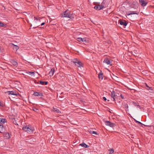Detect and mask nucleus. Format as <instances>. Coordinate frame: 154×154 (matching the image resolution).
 I'll list each match as a JSON object with an SVG mask.
<instances>
[{"label": "nucleus", "mask_w": 154, "mask_h": 154, "mask_svg": "<svg viewBox=\"0 0 154 154\" xmlns=\"http://www.w3.org/2000/svg\"><path fill=\"white\" fill-rule=\"evenodd\" d=\"M60 15L61 17H68L71 19H72L74 17H73L72 14H71V12L68 10H66L63 12Z\"/></svg>", "instance_id": "nucleus-1"}, {"label": "nucleus", "mask_w": 154, "mask_h": 154, "mask_svg": "<svg viewBox=\"0 0 154 154\" xmlns=\"http://www.w3.org/2000/svg\"><path fill=\"white\" fill-rule=\"evenodd\" d=\"M75 64V66L78 67H83L82 64L81 62L77 60L76 59L72 61Z\"/></svg>", "instance_id": "nucleus-2"}, {"label": "nucleus", "mask_w": 154, "mask_h": 154, "mask_svg": "<svg viewBox=\"0 0 154 154\" xmlns=\"http://www.w3.org/2000/svg\"><path fill=\"white\" fill-rule=\"evenodd\" d=\"M112 60L109 59L108 58H106L104 59L103 62L107 65H109L110 66H112Z\"/></svg>", "instance_id": "nucleus-3"}, {"label": "nucleus", "mask_w": 154, "mask_h": 154, "mask_svg": "<svg viewBox=\"0 0 154 154\" xmlns=\"http://www.w3.org/2000/svg\"><path fill=\"white\" fill-rule=\"evenodd\" d=\"M100 3L97 2V10H100L104 7V5L105 4L104 1L102 2L101 5H100Z\"/></svg>", "instance_id": "nucleus-4"}, {"label": "nucleus", "mask_w": 154, "mask_h": 154, "mask_svg": "<svg viewBox=\"0 0 154 154\" xmlns=\"http://www.w3.org/2000/svg\"><path fill=\"white\" fill-rule=\"evenodd\" d=\"M139 3L140 5L143 7H144L148 3V2L147 0H139Z\"/></svg>", "instance_id": "nucleus-5"}, {"label": "nucleus", "mask_w": 154, "mask_h": 154, "mask_svg": "<svg viewBox=\"0 0 154 154\" xmlns=\"http://www.w3.org/2000/svg\"><path fill=\"white\" fill-rule=\"evenodd\" d=\"M6 131L5 126L3 125L0 124V133H4Z\"/></svg>", "instance_id": "nucleus-6"}, {"label": "nucleus", "mask_w": 154, "mask_h": 154, "mask_svg": "<svg viewBox=\"0 0 154 154\" xmlns=\"http://www.w3.org/2000/svg\"><path fill=\"white\" fill-rule=\"evenodd\" d=\"M104 77L102 71L100 70L98 74V78L100 81L102 80Z\"/></svg>", "instance_id": "nucleus-7"}, {"label": "nucleus", "mask_w": 154, "mask_h": 154, "mask_svg": "<svg viewBox=\"0 0 154 154\" xmlns=\"http://www.w3.org/2000/svg\"><path fill=\"white\" fill-rule=\"evenodd\" d=\"M105 123L106 125L109 126L111 127H114L115 126V123L111 122L109 121H106Z\"/></svg>", "instance_id": "nucleus-8"}, {"label": "nucleus", "mask_w": 154, "mask_h": 154, "mask_svg": "<svg viewBox=\"0 0 154 154\" xmlns=\"http://www.w3.org/2000/svg\"><path fill=\"white\" fill-rule=\"evenodd\" d=\"M121 25H123L125 26H126L127 25V21L125 20H119V22Z\"/></svg>", "instance_id": "nucleus-9"}, {"label": "nucleus", "mask_w": 154, "mask_h": 154, "mask_svg": "<svg viewBox=\"0 0 154 154\" xmlns=\"http://www.w3.org/2000/svg\"><path fill=\"white\" fill-rule=\"evenodd\" d=\"M5 94H7L8 95H17V94H16V92L14 91H7L5 92Z\"/></svg>", "instance_id": "nucleus-10"}, {"label": "nucleus", "mask_w": 154, "mask_h": 154, "mask_svg": "<svg viewBox=\"0 0 154 154\" xmlns=\"http://www.w3.org/2000/svg\"><path fill=\"white\" fill-rule=\"evenodd\" d=\"M139 13L137 11H130L129 12H128L127 13V14L128 15H131V14H138Z\"/></svg>", "instance_id": "nucleus-11"}, {"label": "nucleus", "mask_w": 154, "mask_h": 154, "mask_svg": "<svg viewBox=\"0 0 154 154\" xmlns=\"http://www.w3.org/2000/svg\"><path fill=\"white\" fill-rule=\"evenodd\" d=\"M10 63L16 67L17 66L18 63L17 61H15L14 60H11Z\"/></svg>", "instance_id": "nucleus-12"}, {"label": "nucleus", "mask_w": 154, "mask_h": 154, "mask_svg": "<svg viewBox=\"0 0 154 154\" xmlns=\"http://www.w3.org/2000/svg\"><path fill=\"white\" fill-rule=\"evenodd\" d=\"M35 96H41L42 97L43 96V94L42 93H41L38 92H34L33 94Z\"/></svg>", "instance_id": "nucleus-13"}, {"label": "nucleus", "mask_w": 154, "mask_h": 154, "mask_svg": "<svg viewBox=\"0 0 154 154\" xmlns=\"http://www.w3.org/2000/svg\"><path fill=\"white\" fill-rule=\"evenodd\" d=\"M34 131V129L33 128L31 127H29L28 126V128L27 133L31 134Z\"/></svg>", "instance_id": "nucleus-14"}, {"label": "nucleus", "mask_w": 154, "mask_h": 154, "mask_svg": "<svg viewBox=\"0 0 154 154\" xmlns=\"http://www.w3.org/2000/svg\"><path fill=\"white\" fill-rule=\"evenodd\" d=\"M54 68H52L49 73V74L50 75V76H53L54 74Z\"/></svg>", "instance_id": "nucleus-15"}, {"label": "nucleus", "mask_w": 154, "mask_h": 154, "mask_svg": "<svg viewBox=\"0 0 154 154\" xmlns=\"http://www.w3.org/2000/svg\"><path fill=\"white\" fill-rule=\"evenodd\" d=\"M52 111L57 113H60L61 112L57 108H53Z\"/></svg>", "instance_id": "nucleus-16"}, {"label": "nucleus", "mask_w": 154, "mask_h": 154, "mask_svg": "<svg viewBox=\"0 0 154 154\" xmlns=\"http://www.w3.org/2000/svg\"><path fill=\"white\" fill-rule=\"evenodd\" d=\"M4 137L6 139H8L10 138L9 134L8 133H5L4 134Z\"/></svg>", "instance_id": "nucleus-17"}, {"label": "nucleus", "mask_w": 154, "mask_h": 154, "mask_svg": "<svg viewBox=\"0 0 154 154\" xmlns=\"http://www.w3.org/2000/svg\"><path fill=\"white\" fill-rule=\"evenodd\" d=\"M111 97L112 98H113V101H115V92L114 91H113L112 92H111Z\"/></svg>", "instance_id": "nucleus-18"}, {"label": "nucleus", "mask_w": 154, "mask_h": 154, "mask_svg": "<svg viewBox=\"0 0 154 154\" xmlns=\"http://www.w3.org/2000/svg\"><path fill=\"white\" fill-rule=\"evenodd\" d=\"M146 88L148 90H150V92H152V91H153L152 88L151 87L148 86L146 83Z\"/></svg>", "instance_id": "nucleus-19"}, {"label": "nucleus", "mask_w": 154, "mask_h": 154, "mask_svg": "<svg viewBox=\"0 0 154 154\" xmlns=\"http://www.w3.org/2000/svg\"><path fill=\"white\" fill-rule=\"evenodd\" d=\"M79 145L81 146H82L85 148H88V145L85 144L84 143H82L80 144Z\"/></svg>", "instance_id": "nucleus-20"}, {"label": "nucleus", "mask_w": 154, "mask_h": 154, "mask_svg": "<svg viewBox=\"0 0 154 154\" xmlns=\"http://www.w3.org/2000/svg\"><path fill=\"white\" fill-rule=\"evenodd\" d=\"M6 122V119H3L0 118V123H4Z\"/></svg>", "instance_id": "nucleus-21"}, {"label": "nucleus", "mask_w": 154, "mask_h": 154, "mask_svg": "<svg viewBox=\"0 0 154 154\" xmlns=\"http://www.w3.org/2000/svg\"><path fill=\"white\" fill-rule=\"evenodd\" d=\"M28 128V126H26L23 127V128L22 129L25 131H27Z\"/></svg>", "instance_id": "nucleus-22"}, {"label": "nucleus", "mask_w": 154, "mask_h": 154, "mask_svg": "<svg viewBox=\"0 0 154 154\" xmlns=\"http://www.w3.org/2000/svg\"><path fill=\"white\" fill-rule=\"evenodd\" d=\"M77 41L80 42L82 41V42H84V40L82 39V38H78L77 39Z\"/></svg>", "instance_id": "nucleus-23"}, {"label": "nucleus", "mask_w": 154, "mask_h": 154, "mask_svg": "<svg viewBox=\"0 0 154 154\" xmlns=\"http://www.w3.org/2000/svg\"><path fill=\"white\" fill-rule=\"evenodd\" d=\"M89 132L90 133H91V134H96V132L92 130H90L89 131Z\"/></svg>", "instance_id": "nucleus-24"}, {"label": "nucleus", "mask_w": 154, "mask_h": 154, "mask_svg": "<svg viewBox=\"0 0 154 154\" xmlns=\"http://www.w3.org/2000/svg\"><path fill=\"white\" fill-rule=\"evenodd\" d=\"M6 25H4L0 21V26L4 27L6 26Z\"/></svg>", "instance_id": "nucleus-25"}, {"label": "nucleus", "mask_w": 154, "mask_h": 154, "mask_svg": "<svg viewBox=\"0 0 154 154\" xmlns=\"http://www.w3.org/2000/svg\"><path fill=\"white\" fill-rule=\"evenodd\" d=\"M109 151L110 154H112L114 152V150L113 149H109Z\"/></svg>", "instance_id": "nucleus-26"}, {"label": "nucleus", "mask_w": 154, "mask_h": 154, "mask_svg": "<svg viewBox=\"0 0 154 154\" xmlns=\"http://www.w3.org/2000/svg\"><path fill=\"white\" fill-rule=\"evenodd\" d=\"M123 106L125 108L127 109H128V105L127 104H124Z\"/></svg>", "instance_id": "nucleus-27"}, {"label": "nucleus", "mask_w": 154, "mask_h": 154, "mask_svg": "<svg viewBox=\"0 0 154 154\" xmlns=\"http://www.w3.org/2000/svg\"><path fill=\"white\" fill-rule=\"evenodd\" d=\"M14 48L16 50H17L18 49L19 47L18 46L14 45Z\"/></svg>", "instance_id": "nucleus-28"}, {"label": "nucleus", "mask_w": 154, "mask_h": 154, "mask_svg": "<svg viewBox=\"0 0 154 154\" xmlns=\"http://www.w3.org/2000/svg\"><path fill=\"white\" fill-rule=\"evenodd\" d=\"M39 83L42 85H44V81H40L39 82Z\"/></svg>", "instance_id": "nucleus-29"}, {"label": "nucleus", "mask_w": 154, "mask_h": 154, "mask_svg": "<svg viewBox=\"0 0 154 154\" xmlns=\"http://www.w3.org/2000/svg\"><path fill=\"white\" fill-rule=\"evenodd\" d=\"M13 122L14 124H15L16 125H18V124L16 122V121L14 119V120H13Z\"/></svg>", "instance_id": "nucleus-30"}, {"label": "nucleus", "mask_w": 154, "mask_h": 154, "mask_svg": "<svg viewBox=\"0 0 154 154\" xmlns=\"http://www.w3.org/2000/svg\"><path fill=\"white\" fill-rule=\"evenodd\" d=\"M33 110L35 111H37L38 110V109L37 108H36L35 107H34V108H33Z\"/></svg>", "instance_id": "nucleus-31"}, {"label": "nucleus", "mask_w": 154, "mask_h": 154, "mask_svg": "<svg viewBox=\"0 0 154 154\" xmlns=\"http://www.w3.org/2000/svg\"><path fill=\"white\" fill-rule=\"evenodd\" d=\"M0 106H1V107H3L4 106V104H3V103H2L0 102Z\"/></svg>", "instance_id": "nucleus-32"}, {"label": "nucleus", "mask_w": 154, "mask_h": 154, "mask_svg": "<svg viewBox=\"0 0 154 154\" xmlns=\"http://www.w3.org/2000/svg\"><path fill=\"white\" fill-rule=\"evenodd\" d=\"M48 82H47L44 81V85H46L48 84Z\"/></svg>", "instance_id": "nucleus-33"}, {"label": "nucleus", "mask_w": 154, "mask_h": 154, "mask_svg": "<svg viewBox=\"0 0 154 154\" xmlns=\"http://www.w3.org/2000/svg\"><path fill=\"white\" fill-rule=\"evenodd\" d=\"M34 18L37 20H40V19L39 18H38L35 17H34Z\"/></svg>", "instance_id": "nucleus-34"}, {"label": "nucleus", "mask_w": 154, "mask_h": 154, "mask_svg": "<svg viewBox=\"0 0 154 154\" xmlns=\"http://www.w3.org/2000/svg\"><path fill=\"white\" fill-rule=\"evenodd\" d=\"M103 99L105 101H106L107 100L106 98L105 97H103Z\"/></svg>", "instance_id": "nucleus-35"}, {"label": "nucleus", "mask_w": 154, "mask_h": 154, "mask_svg": "<svg viewBox=\"0 0 154 154\" xmlns=\"http://www.w3.org/2000/svg\"><path fill=\"white\" fill-rule=\"evenodd\" d=\"M133 103L135 105V106H137V103L136 102H133Z\"/></svg>", "instance_id": "nucleus-36"}, {"label": "nucleus", "mask_w": 154, "mask_h": 154, "mask_svg": "<svg viewBox=\"0 0 154 154\" xmlns=\"http://www.w3.org/2000/svg\"><path fill=\"white\" fill-rule=\"evenodd\" d=\"M45 23H42L41 24V25L42 26L43 25L45 24Z\"/></svg>", "instance_id": "nucleus-37"}, {"label": "nucleus", "mask_w": 154, "mask_h": 154, "mask_svg": "<svg viewBox=\"0 0 154 154\" xmlns=\"http://www.w3.org/2000/svg\"><path fill=\"white\" fill-rule=\"evenodd\" d=\"M82 39L84 40V42H86V40L85 38H83Z\"/></svg>", "instance_id": "nucleus-38"}, {"label": "nucleus", "mask_w": 154, "mask_h": 154, "mask_svg": "<svg viewBox=\"0 0 154 154\" xmlns=\"http://www.w3.org/2000/svg\"><path fill=\"white\" fill-rule=\"evenodd\" d=\"M134 121H135V122H138V121H137V120H136L135 119H134Z\"/></svg>", "instance_id": "nucleus-39"}, {"label": "nucleus", "mask_w": 154, "mask_h": 154, "mask_svg": "<svg viewBox=\"0 0 154 154\" xmlns=\"http://www.w3.org/2000/svg\"><path fill=\"white\" fill-rule=\"evenodd\" d=\"M94 8L95 9H96V5H95V6L94 7Z\"/></svg>", "instance_id": "nucleus-40"}, {"label": "nucleus", "mask_w": 154, "mask_h": 154, "mask_svg": "<svg viewBox=\"0 0 154 154\" xmlns=\"http://www.w3.org/2000/svg\"><path fill=\"white\" fill-rule=\"evenodd\" d=\"M137 123H139V124H140L141 125L142 124L141 122H139V121H138V122Z\"/></svg>", "instance_id": "nucleus-41"}, {"label": "nucleus", "mask_w": 154, "mask_h": 154, "mask_svg": "<svg viewBox=\"0 0 154 154\" xmlns=\"http://www.w3.org/2000/svg\"><path fill=\"white\" fill-rule=\"evenodd\" d=\"M137 106L139 107H140V106L139 105H137Z\"/></svg>", "instance_id": "nucleus-42"}, {"label": "nucleus", "mask_w": 154, "mask_h": 154, "mask_svg": "<svg viewBox=\"0 0 154 154\" xmlns=\"http://www.w3.org/2000/svg\"><path fill=\"white\" fill-rule=\"evenodd\" d=\"M121 97H122V98H123V97H122V95H121Z\"/></svg>", "instance_id": "nucleus-43"}, {"label": "nucleus", "mask_w": 154, "mask_h": 154, "mask_svg": "<svg viewBox=\"0 0 154 154\" xmlns=\"http://www.w3.org/2000/svg\"><path fill=\"white\" fill-rule=\"evenodd\" d=\"M107 101H109V100H107Z\"/></svg>", "instance_id": "nucleus-44"}, {"label": "nucleus", "mask_w": 154, "mask_h": 154, "mask_svg": "<svg viewBox=\"0 0 154 154\" xmlns=\"http://www.w3.org/2000/svg\"><path fill=\"white\" fill-rule=\"evenodd\" d=\"M31 73H34V72H31Z\"/></svg>", "instance_id": "nucleus-45"}, {"label": "nucleus", "mask_w": 154, "mask_h": 154, "mask_svg": "<svg viewBox=\"0 0 154 154\" xmlns=\"http://www.w3.org/2000/svg\"><path fill=\"white\" fill-rule=\"evenodd\" d=\"M35 28H36V27H33V28H34V29H35Z\"/></svg>", "instance_id": "nucleus-46"}, {"label": "nucleus", "mask_w": 154, "mask_h": 154, "mask_svg": "<svg viewBox=\"0 0 154 154\" xmlns=\"http://www.w3.org/2000/svg\"><path fill=\"white\" fill-rule=\"evenodd\" d=\"M1 51V47L0 46V51Z\"/></svg>", "instance_id": "nucleus-47"}]
</instances>
